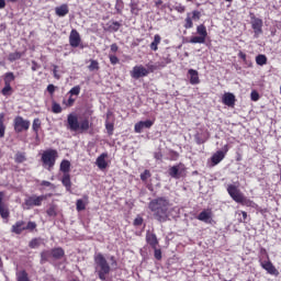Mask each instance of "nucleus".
Listing matches in <instances>:
<instances>
[{"instance_id":"f257e3e1","label":"nucleus","mask_w":281,"mask_h":281,"mask_svg":"<svg viewBox=\"0 0 281 281\" xmlns=\"http://www.w3.org/2000/svg\"><path fill=\"white\" fill-rule=\"evenodd\" d=\"M150 212L158 223H166L170 218V200L165 196L156 198L148 203Z\"/></svg>"},{"instance_id":"f03ea898","label":"nucleus","mask_w":281,"mask_h":281,"mask_svg":"<svg viewBox=\"0 0 281 281\" xmlns=\"http://www.w3.org/2000/svg\"><path fill=\"white\" fill-rule=\"evenodd\" d=\"M94 265L95 273H98L99 279L101 281H106V276L111 273V265H109V261H106L104 255H102L101 252L97 254L94 256Z\"/></svg>"},{"instance_id":"7ed1b4c3","label":"nucleus","mask_w":281,"mask_h":281,"mask_svg":"<svg viewBox=\"0 0 281 281\" xmlns=\"http://www.w3.org/2000/svg\"><path fill=\"white\" fill-rule=\"evenodd\" d=\"M67 130L71 131L72 133H85L89 131V120H83L81 122L78 121V115L70 113L67 116Z\"/></svg>"},{"instance_id":"20e7f679","label":"nucleus","mask_w":281,"mask_h":281,"mask_svg":"<svg viewBox=\"0 0 281 281\" xmlns=\"http://www.w3.org/2000/svg\"><path fill=\"white\" fill-rule=\"evenodd\" d=\"M56 159H58V150L46 149L42 154V164L44 168L52 170L56 166Z\"/></svg>"},{"instance_id":"39448f33","label":"nucleus","mask_w":281,"mask_h":281,"mask_svg":"<svg viewBox=\"0 0 281 281\" xmlns=\"http://www.w3.org/2000/svg\"><path fill=\"white\" fill-rule=\"evenodd\" d=\"M196 34H199V36H192L189 43L192 45H203L205 43V38H207V27H205L204 24L198 25Z\"/></svg>"},{"instance_id":"423d86ee","label":"nucleus","mask_w":281,"mask_h":281,"mask_svg":"<svg viewBox=\"0 0 281 281\" xmlns=\"http://www.w3.org/2000/svg\"><path fill=\"white\" fill-rule=\"evenodd\" d=\"M30 121L24 120L23 116H15L13 120V128L15 133H23V131H30Z\"/></svg>"},{"instance_id":"0eeeda50","label":"nucleus","mask_w":281,"mask_h":281,"mask_svg":"<svg viewBox=\"0 0 281 281\" xmlns=\"http://www.w3.org/2000/svg\"><path fill=\"white\" fill-rule=\"evenodd\" d=\"M250 24L254 31V38H260V35H262V19L256 18V15L252 14L250 16Z\"/></svg>"},{"instance_id":"6e6552de","label":"nucleus","mask_w":281,"mask_h":281,"mask_svg":"<svg viewBox=\"0 0 281 281\" xmlns=\"http://www.w3.org/2000/svg\"><path fill=\"white\" fill-rule=\"evenodd\" d=\"M43 201H45V195H31L24 200V205H26L27 209L41 207Z\"/></svg>"},{"instance_id":"1a4fd4ad","label":"nucleus","mask_w":281,"mask_h":281,"mask_svg":"<svg viewBox=\"0 0 281 281\" xmlns=\"http://www.w3.org/2000/svg\"><path fill=\"white\" fill-rule=\"evenodd\" d=\"M194 139L199 145L205 144L210 139V132L205 127H199L194 134Z\"/></svg>"},{"instance_id":"9d476101","label":"nucleus","mask_w":281,"mask_h":281,"mask_svg":"<svg viewBox=\"0 0 281 281\" xmlns=\"http://www.w3.org/2000/svg\"><path fill=\"white\" fill-rule=\"evenodd\" d=\"M229 153V145H224L222 150H217L213 156L211 157L212 164L214 166H218V162L225 159V156Z\"/></svg>"},{"instance_id":"9b49d317","label":"nucleus","mask_w":281,"mask_h":281,"mask_svg":"<svg viewBox=\"0 0 281 281\" xmlns=\"http://www.w3.org/2000/svg\"><path fill=\"white\" fill-rule=\"evenodd\" d=\"M148 76V70L143 65L134 66L131 71V77L134 78V80H139V78H146Z\"/></svg>"},{"instance_id":"f8f14e48","label":"nucleus","mask_w":281,"mask_h":281,"mask_svg":"<svg viewBox=\"0 0 281 281\" xmlns=\"http://www.w3.org/2000/svg\"><path fill=\"white\" fill-rule=\"evenodd\" d=\"M227 192H228L231 199H233V201H235V203H240V201H243V198L245 196V195H243L240 190H238V188L234 184H229L227 187Z\"/></svg>"},{"instance_id":"ddd939ff","label":"nucleus","mask_w":281,"mask_h":281,"mask_svg":"<svg viewBox=\"0 0 281 281\" xmlns=\"http://www.w3.org/2000/svg\"><path fill=\"white\" fill-rule=\"evenodd\" d=\"M183 172H186V166L183 164L175 165L169 168V176L171 179H179L183 177Z\"/></svg>"},{"instance_id":"4468645a","label":"nucleus","mask_w":281,"mask_h":281,"mask_svg":"<svg viewBox=\"0 0 281 281\" xmlns=\"http://www.w3.org/2000/svg\"><path fill=\"white\" fill-rule=\"evenodd\" d=\"M3 199H5V192L0 191V216L1 218H10V209Z\"/></svg>"},{"instance_id":"2eb2a0df","label":"nucleus","mask_w":281,"mask_h":281,"mask_svg":"<svg viewBox=\"0 0 281 281\" xmlns=\"http://www.w3.org/2000/svg\"><path fill=\"white\" fill-rule=\"evenodd\" d=\"M80 43H82V38L80 37V33L76 30L72 29L69 35V45L70 47H78L80 46Z\"/></svg>"},{"instance_id":"dca6fc26","label":"nucleus","mask_w":281,"mask_h":281,"mask_svg":"<svg viewBox=\"0 0 281 281\" xmlns=\"http://www.w3.org/2000/svg\"><path fill=\"white\" fill-rule=\"evenodd\" d=\"M260 267L261 269H265V271H267V273H269L270 276H280V272L278 271V269H276V266H273V263L269 259L266 261H261Z\"/></svg>"},{"instance_id":"f3484780","label":"nucleus","mask_w":281,"mask_h":281,"mask_svg":"<svg viewBox=\"0 0 281 281\" xmlns=\"http://www.w3.org/2000/svg\"><path fill=\"white\" fill-rule=\"evenodd\" d=\"M222 102L225 106H234V104H236V95H234V93L226 92L222 97Z\"/></svg>"},{"instance_id":"a211bd4d","label":"nucleus","mask_w":281,"mask_h":281,"mask_svg":"<svg viewBox=\"0 0 281 281\" xmlns=\"http://www.w3.org/2000/svg\"><path fill=\"white\" fill-rule=\"evenodd\" d=\"M106 157H109V154L103 153L97 158L95 164L99 170H106L109 166V164L106 162Z\"/></svg>"},{"instance_id":"6ab92c4d","label":"nucleus","mask_w":281,"mask_h":281,"mask_svg":"<svg viewBox=\"0 0 281 281\" xmlns=\"http://www.w3.org/2000/svg\"><path fill=\"white\" fill-rule=\"evenodd\" d=\"M188 78H189V82L190 85H200L201 83V79L199 78V71L194 70V69H189L188 70Z\"/></svg>"},{"instance_id":"aec40b11","label":"nucleus","mask_w":281,"mask_h":281,"mask_svg":"<svg viewBox=\"0 0 281 281\" xmlns=\"http://www.w3.org/2000/svg\"><path fill=\"white\" fill-rule=\"evenodd\" d=\"M12 234H16L20 236V234H23L25 232V221H18L15 224L12 225L11 227Z\"/></svg>"},{"instance_id":"412c9836","label":"nucleus","mask_w":281,"mask_h":281,"mask_svg":"<svg viewBox=\"0 0 281 281\" xmlns=\"http://www.w3.org/2000/svg\"><path fill=\"white\" fill-rule=\"evenodd\" d=\"M146 243H147V245H150V247L153 249H156L157 245H159V240H157V235H155V233H150V231H148L146 233Z\"/></svg>"},{"instance_id":"4be33fe9","label":"nucleus","mask_w":281,"mask_h":281,"mask_svg":"<svg viewBox=\"0 0 281 281\" xmlns=\"http://www.w3.org/2000/svg\"><path fill=\"white\" fill-rule=\"evenodd\" d=\"M196 218H198V221H201L202 223H212V211L204 210L196 216Z\"/></svg>"},{"instance_id":"5701e85b","label":"nucleus","mask_w":281,"mask_h":281,"mask_svg":"<svg viewBox=\"0 0 281 281\" xmlns=\"http://www.w3.org/2000/svg\"><path fill=\"white\" fill-rule=\"evenodd\" d=\"M55 14L60 18L67 16L69 14V5L64 3L59 7H56Z\"/></svg>"},{"instance_id":"b1692460","label":"nucleus","mask_w":281,"mask_h":281,"mask_svg":"<svg viewBox=\"0 0 281 281\" xmlns=\"http://www.w3.org/2000/svg\"><path fill=\"white\" fill-rule=\"evenodd\" d=\"M130 8L131 14H133L134 16H139V12H142V8H139V1L132 0L130 2Z\"/></svg>"},{"instance_id":"393cba45","label":"nucleus","mask_w":281,"mask_h":281,"mask_svg":"<svg viewBox=\"0 0 281 281\" xmlns=\"http://www.w3.org/2000/svg\"><path fill=\"white\" fill-rule=\"evenodd\" d=\"M61 183L64 188H66L67 192H71V176L69 173H64Z\"/></svg>"},{"instance_id":"a878e982","label":"nucleus","mask_w":281,"mask_h":281,"mask_svg":"<svg viewBox=\"0 0 281 281\" xmlns=\"http://www.w3.org/2000/svg\"><path fill=\"white\" fill-rule=\"evenodd\" d=\"M50 260H54L53 255H52V249L43 250L41 252V265H45V262H49Z\"/></svg>"},{"instance_id":"bb28decb","label":"nucleus","mask_w":281,"mask_h":281,"mask_svg":"<svg viewBox=\"0 0 281 281\" xmlns=\"http://www.w3.org/2000/svg\"><path fill=\"white\" fill-rule=\"evenodd\" d=\"M59 170L60 172H64V175H69L71 170V162L67 159L61 160Z\"/></svg>"},{"instance_id":"cd10ccee","label":"nucleus","mask_w":281,"mask_h":281,"mask_svg":"<svg viewBox=\"0 0 281 281\" xmlns=\"http://www.w3.org/2000/svg\"><path fill=\"white\" fill-rule=\"evenodd\" d=\"M53 260H60L65 256V250L60 247L50 249Z\"/></svg>"},{"instance_id":"c85d7f7f","label":"nucleus","mask_w":281,"mask_h":281,"mask_svg":"<svg viewBox=\"0 0 281 281\" xmlns=\"http://www.w3.org/2000/svg\"><path fill=\"white\" fill-rule=\"evenodd\" d=\"M240 204L245 205L246 207H252L254 210H258V204L254 202L250 199L245 198V195L241 198V201H239Z\"/></svg>"},{"instance_id":"c756f323","label":"nucleus","mask_w":281,"mask_h":281,"mask_svg":"<svg viewBox=\"0 0 281 281\" xmlns=\"http://www.w3.org/2000/svg\"><path fill=\"white\" fill-rule=\"evenodd\" d=\"M15 164H23L24 161H27V155L25 151H18L14 156Z\"/></svg>"},{"instance_id":"7c9ffc66","label":"nucleus","mask_w":281,"mask_h":281,"mask_svg":"<svg viewBox=\"0 0 281 281\" xmlns=\"http://www.w3.org/2000/svg\"><path fill=\"white\" fill-rule=\"evenodd\" d=\"M159 43H161V36L159 34H156L154 36V41L150 44V49L153 52H157V49H159V47H158Z\"/></svg>"},{"instance_id":"2f4dec72","label":"nucleus","mask_w":281,"mask_h":281,"mask_svg":"<svg viewBox=\"0 0 281 281\" xmlns=\"http://www.w3.org/2000/svg\"><path fill=\"white\" fill-rule=\"evenodd\" d=\"M192 13H187V18L184 20V25L183 27L186 30H192V27H194V22H192Z\"/></svg>"},{"instance_id":"473e14b6","label":"nucleus","mask_w":281,"mask_h":281,"mask_svg":"<svg viewBox=\"0 0 281 281\" xmlns=\"http://www.w3.org/2000/svg\"><path fill=\"white\" fill-rule=\"evenodd\" d=\"M15 76L14 72H7L4 74L3 80H4V85H12V82H14L15 80Z\"/></svg>"},{"instance_id":"72a5a7b5","label":"nucleus","mask_w":281,"mask_h":281,"mask_svg":"<svg viewBox=\"0 0 281 281\" xmlns=\"http://www.w3.org/2000/svg\"><path fill=\"white\" fill-rule=\"evenodd\" d=\"M269 260V252H267V249L260 248L259 250V263L265 262Z\"/></svg>"},{"instance_id":"f704fd0d","label":"nucleus","mask_w":281,"mask_h":281,"mask_svg":"<svg viewBox=\"0 0 281 281\" xmlns=\"http://www.w3.org/2000/svg\"><path fill=\"white\" fill-rule=\"evenodd\" d=\"M22 56H23V53L21 52L11 53L9 54L8 60L10 63H14V60H21Z\"/></svg>"},{"instance_id":"c9c22d12","label":"nucleus","mask_w":281,"mask_h":281,"mask_svg":"<svg viewBox=\"0 0 281 281\" xmlns=\"http://www.w3.org/2000/svg\"><path fill=\"white\" fill-rule=\"evenodd\" d=\"M40 128H41V119H34L32 124V130L35 133L36 137H38Z\"/></svg>"},{"instance_id":"e433bc0d","label":"nucleus","mask_w":281,"mask_h":281,"mask_svg":"<svg viewBox=\"0 0 281 281\" xmlns=\"http://www.w3.org/2000/svg\"><path fill=\"white\" fill-rule=\"evenodd\" d=\"M148 74H153V71H157L158 69H161V67L159 66V61H156L155 64H147L146 65Z\"/></svg>"},{"instance_id":"4c0bfd02","label":"nucleus","mask_w":281,"mask_h":281,"mask_svg":"<svg viewBox=\"0 0 281 281\" xmlns=\"http://www.w3.org/2000/svg\"><path fill=\"white\" fill-rule=\"evenodd\" d=\"M256 64L259 65V67H265V65H267V56L266 55H258L256 57Z\"/></svg>"},{"instance_id":"58836bf2","label":"nucleus","mask_w":281,"mask_h":281,"mask_svg":"<svg viewBox=\"0 0 281 281\" xmlns=\"http://www.w3.org/2000/svg\"><path fill=\"white\" fill-rule=\"evenodd\" d=\"M170 63H172V59L170 58V56H167L160 59L158 61V65L160 66V69H164V67H166L167 65H170Z\"/></svg>"},{"instance_id":"ea45409f","label":"nucleus","mask_w":281,"mask_h":281,"mask_svg":"<svg viewBox=\"0 0 281 281\" xmlns=\"http://www.w3.org/2000/svg\"><path fill=\"white\" fill-rule=\"evenodd\" d=\"M120 27H122V24L117 21H114V22L109 24V31L110 32H117L120 30Z\"/></svg>"},{"instance_id":"a19ab883","label":"nucleus","mask_w":281,"mask_h":281,"mask_svg":"<svg viewBox=\"0 0 281 281\" xmlns=\"http://www.w3.org/2000/svg\"><path fill=\"white\" fill-rule=\"evenodd\" d=\"M1 93L7 98L10 97L12 94V86L4 85L3 89L1 90Z\"/></svg>"},{"instance_id":"79ce46f5","label":"nucleus","mask_w":281,"mask_h":281,"mask_svg":"<svg viewBox=\"0 0 281 281\" xmlns=\"http://www.w3.org/2000/svg\"><path fill=\"white\" fill-rule=\"evenodd\" d=\"M29 247L31 249H38V247H41V239L38 238H33L30 244H29Z\"/></svg>"},{"instance_id":"37998d69","label":"nucleus","mask_w":281,"mask_h":281,"mask_svg":"<svg viewBox=\"0 0 281 281\" xmlns=\"http://www.w3.org/2000/svg\"><path fill=\"white\" fill-rule=\"evenodd\" d=\"M52 111L56 114L63 113V106H60V103H56V101H53Z\"/></svg>"},{"instance_id":"c03bdc74","label":"nucleus","mask_w":281,"mask_h":281,"mask_svg":"<svg viewBox=\"0 0 281 281\" xmlns=\"http://www.w3.org/2000/svg\"><path fill=\"white\" fill-rule=\"evenodd\" d=\"M115 10L117 14H122V10H124V1L116 0Z\"/></svg>"},{"instance_id":"a18cd8bd","label":"nucleus","mask_w":281,"mask_h":281,"mask_svg":"<svg viewBox=\"0 0 281 281\" xmlns=\"http://www.w3.org/2000/svg\"><path fill=\"white\" fill-rule=\"evenodd\" d=\"M47 216H57L56 205H50L46 211Z\"/></svg>"},{"instance_id":"49530a36","label":"nucleus","mask_w":281,"mask_h":281,"mask_svg":"<svg viewBox=\"0 0 281 281\" xmlns=\"http://www.w3.org/2000/svg\"><path fill=\"white\" fill-rule=\"evenodd\" d=\"M0 137H5V125L3 124V114L0 115Z\"/></svg>"},{"instance_id":"de8ad7c7","label":"nucleus","mask_w":281,"mask_h":281,"mask_svg":"<svg viewBox=\"0 0 281 281\" xmlns=\"http://www.w3.org/2000/svg\"><path fill=\"white\" fill-rule=\"evenodd\" d=\"M81 88L80 86H75L69 90V95H80Z\"/></svg>"},{"instance_id":"09e8293b","label":"nucleus","mask_w":281,"mask_h":281,"mask_svg":"<svg viewBox=\"0 0 281 281\" xmlns=\"http://www.w3.org/2000/svg\"><path fill=\"white\" fill-rule=\"evenodd\" d=\"M34 229H36V222L24 224V231L34 232Z\"/></svg>"},{"instance_id":"8fccbe9b","label":"nucleus","mask_w":281,"mask_h":281,"mask_svg":"<svg viewBox=\"0 0 281 281\" xmlns=\"http://www.w3.org/2000/svg\"><path fill=\"white\" fill-rule=\"evenodd\" d=\"M77 212H82L83 210L87 209V205L85 204V201L82 200H77Z\"/></svg>"},{"instance_id":"3c124183","label":"nucleus","mask_w":281,"mask_h":281,"mask_svg":"<svg viewBox=\"0 0 281 281\" xmlns=\"http://www.w3.org/2000/svg\"><path fill=\"white\" fill-rule=\"evenodd\" d=\"M150 170L146 169L143 173H140V181H148L150 179Z\"/></svg>"},{"instance_id":"603ef678","label":"nucleus","mask_w":281,"mask_h":281,"mask_svg":"<svg viewBox=\"0 0 281 281\" xmlns=\"http://www.w3.org/2000/svg\"><path fill=\"white\" fill-rule=\"evenodd\" d=\"M89 69H90V71H95V70L100 69V64H98L97 60H91V63L89 65Z\"/></svg>"},{"instance_id":"864d4df0","label":"nucleus","mask_w":281,"mask_h":281,"mask_svg":"<svg viewBox=\"0 0 281 281\" xmlns=\"http://www.w3.org/2000/svg\"><path fill=\"white\" fill-rule=\"evenodd\" d=\"M105 128H106V131H108V135H113V131H114V125H113V123L105 122Z\"/></svg>"},{"instance_id":"5fc2aeb1","label":"nucleus","mask_w":281,"mask_h":281,"mask_svg":"<svg viewBox=\"0 0 281 281\" xmlns=\"http://www.w3.org/2000/svg\"><path fill=\"white\" fill-rule=\"evenodd\" d=\"M191 14H192L191 19H192L193 21H199V20H201V13H200L199 10H193Z\"/></svg>"},{"instance_id":"6e6d98bb","label":"nucleus","mask_w":281,"mask_h":281,"mask_svg":"<svg viewBox=\"0 0 281 281\" xmlns=\"http://www.w3.org/2000/svg\"><path fill=\"white\" fill-rule=\"evenodd\" d=\"M250 99L252 100V102H258L260 100V94H258V92L254 90L250 93Z\"/></svg>"},{"instance_id":"4d7b16f0","label":"nucleus","mask_w":281,"mask_h":281,"mask_svg":"<svg viewBox=\"0 0 281 281\" xmlns=\"http://www.w3.org/2000/svg\"><path fill=\"white\" fill-rule=\"evenodd\" d=\"M134 131H135V133H142V131H144V125H143L142 121H139L138 123L135 124Z\"/></svg>"},{"instance_id":"13d9d810","label":"nucleus","mask_w":281,"mask_h":281,"mask_svg":"<svg viewBox=\"0 0 281 281\" xmlns=\"http://www.w3.org/2000/svg\"><path fill=\"white\" fill-rule=\"evenodd\" d=\"M140 124H143V128H150L154 122L150 120H146V121H140Z\"/></svg>"},{"instance_id":"bf43d9fd","label":"nucleus","mask_w":281,"mask_h":281,"mask_svg":"<svg viewBox=\"0 0 281 281\" xmlns=\"http://www.w3.org/2000/svg\"><path fill=\"white\" fill-rule=\"evenodd\" d=\"M176 12H179V14H183V12H186V5L182 4H177L175 7Z\"/></svg>"},{"instance_id":"052dcab7","label":"nucleus","mask_w":281,"mask_h":281,"mask_svg":"<svg viewBox=\"0 0 281 281\" xmlns=\"http://www.w3.org/2000/svg\"><path fill=\"white\" fill-rule=\"evenodd\" d=\"M109 58H110L111 65H117V63H120V58H117V56L115 55H109Z\"/></svg>"},{"instance_id":"680f3d73","label":"nucleus","mask_w":281,"mask_h":281,"mask_svg":"<svg viewBox=\"0 0 281 281\" xmlns=\"http://www.w3.org/2000/svg\"><path fill=\"white\" fill-rule=\"evenodd\" d=\"M75 102H76V99L69 97L67 101L66 100L63 101V104H66V106H71L72 104H75Z\"/></svg>"},{"instance_id":"e2e57ef3","label":"nucleus","mask_w":281,"mask_h":281,"mask_svg":"<svg viewBox=\"0 0 281 281\" xmlns=\"http://www.w3.org/2000/svg\"><path fill=\"white\" fill-rule=\"evenodd\" d=\"M154 251L156 260H161V249L154 248Z\"/></svg>"},{"instance_id":"0e129e2a","label":"nucleus","mask_w":281,"mask_h":281,"mask_svg":"<svg viewBox=\"0 0 281 281\" xmlns=\"http://www.w3.org/2000/svg\"><path fill=\"white\" fill-rule=\"evenodd\" d=\"M47 91H48V93H50V95H54V92L56 91V86H54V85H48L47 86Z\"/></svg>"},{"instance_id":"69168bd1","label":"nucleus","mask_w":281,"mask_h":281,"mask_svg":"<svg viewBox=\"0 0 281 281\" xmlns=\"http://www.w3.org/2000/svg\"><path fill=\"white\" fill-rule=\"evenodd\" d=\"M144 223V218H142V217H136L135 220H134V225L136 226V227H139V225H142Z\"/></svg>"},{"instance_id":"338daca9","label":"nucleus","mask_w":281,"mask_h":281,"mask_svg":"<svg viewBox=\"0 0 281 281\" xmlns=\"http://www.w3.org/2000/svg\"><path fill=\"white\" fill-rule=\"evenodd\" d=\"M240 214L241 218H239V223H245V221H247V212L241 211Z\"/></svg>"},{"instance_id":"774afa93","label":"nucleus","mask_w":281,"mask_h":281,"mask_svg":"<svg viewBox=\"0 0 281 281\" xmlns=\"http://www.w3.org/2000/svg\"><path fill=\"white\" fill-rule=\"evenodd\" d=\"M31 69H32V71H37V69H41V66H38V64L33 60Z\"/></svg>"}]
</instances>
